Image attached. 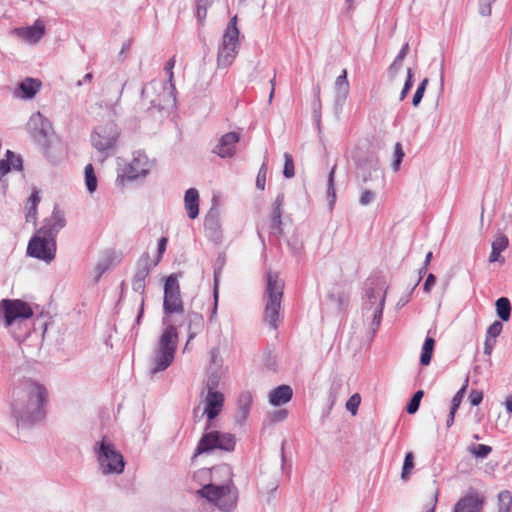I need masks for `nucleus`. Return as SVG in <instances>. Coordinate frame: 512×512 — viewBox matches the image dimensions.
Returning a JSON list of instances; mask_svg holds the SVG:
<instances>
[{
	"instance_id": "obj_1",
	"label": "nucleus",
	"mask_w": 512,
	"mask_h": 512,
	"mask_svg": "<svg viewBox=\"0 0 512 512\" xmlns=\"http://www.w3.org/2000/svg\"><path fill=\"white\" fill-rule=\"evenodd\" d=\"M46 397V388L31 379L23 380L13 389L10 408L18 427H29L43 418Z\"/></svg>"
},
{
	"instance_id": "obj_2",
	"label": "nucleus",
	"mask_w": 512,
	"mask_h": 512,
	"mask_svg": "<svg viewBox=\"0 0 512 512\" xmlns=\"http://www.w3.org/2000/svg\"><path fill=\"white\" fill-rule=\"evenodd\" d=\"M66 225L65 214L54 207L52 215L44 220L43 226L30 239L27 254L30 257L50 263L56 256V237Z\"/></svg>"
},
{
	"instance_id": "obj_3",
	"label": "nucleus",
	"mask_w": 512,
	"mask_h": 512,
	"mask_svg": "<svg viewBox=\"0 0 512 512\" xmlns=\"http://www.w3.org/2000/svg\"><path fill=\"white\" fill-rule=\"evenodd\" d=\"M213 473L226 475L228 477L227 482L221 485L215 483L206 484L197 491V494L213 503L219 510L232 512L237 505L238 491L231 479V470L228 466L223 465L214 468Z\"/></svg>"
},
{
	"instance_id": "obj_4",
	"label": "nucleus",
	"mask_w": 512,
	"mask_h": 512,
	"mask_svg": "<svg viewBox=\"0 0 512 512\" xmlns=\"http://www.w3.org/2000/svg\"><path fill=\"white\" fill-rule=\"evenodd\" d=\"M178 333L174 324L168 325L162 332L150 359L152 375L166 370L173 362L177 349Z\"/></svg>"
},
{
	"instance_id": "obj_5",
	"label": "nucleus",
	"mask_w": 512,
	"mask_h": 512,
	"mask_svg": "<svg viewBox=\"0 0 512 512\" xmlns=\"http://www.w3.org/2000/svg\"><path fill=\"white\" fill-rule=\"evenodd\" d=\"M174 92V83L167 84L166 81L152 80L142 89V98L151 105L148 110L156 109L162 115L164 111L174 108L176 102Z\"/></svg>"
},
{
	"instance_id": "obj_6",
	"label": "nucleus",
	"mask_w": 512,
	"mask_h": 512,
	"mask_svg": "<svg viewBox=\"0 0 512 512\" xmlns=\"http://www.w3.org/2000/svg\"><path fill=\"white\" fill-rule=\"evenodd\" d=\"M93 452L103 475H119L125 468V460L115 444L107 437L95 442Z\"/></svg>"
},
{
	"instance_id": "obj_7",
	"label": "nucleus",
	"mask_w": 512,
	"mask_h": 512,
	"mask_svg": "<svg viewBox=\"0 0 512 512\" xmlns=\"http://www.w3.org/2000/svg\"><path fill=\"white\" fill-rule=\"evenodd\" d=\"M266 282L264 321L273 329H276L277 322L279 321L284 282L279 278L278 273L271 271L266 275Z\"/></svg>"
},
{
	"instance_id": "obj_8",
	"label": "nucleus",
	"mask_w": 512,
	"mask_h": 512,
	"mask_svg": "<svg viewBox=\"0 0 512 512\" xmlns=\"http://www.w3.org/2000/svg\"><path fill=\"white\" fill-rule=\"evenodd\" d=\"M238 38L239 30L237 27V16L235 15L228 24L218 49L217 64L219 67L226 68L232 64L238 53Z\"/></svg>"
},
{
	"instance_id": "obj_9",
	"label": "nucleus",
	"mask_w": 512,
	"mask_h": 512,
	"mask_svg": "<svg viewBox=\"0 0 512 512\" xmlns=\"http://www.w3.org/2000/svg\"><path fill=\"white\" fill-rule=\"evenodd\" d=\"M386 292H377L373 287H366L362 305L364 321L371 320L373 334L377 331L383 314Z\"/></svg>"
},
{
	"instance_id": "obj_10",
	"label": "nucleus",
	"mask_w": 512,
	"mask_h": 512,
	"mask_svg": "<svg viewBox=\"0 0 512 512\" xmlns=\"http://www.w3.org/2000/svg\"><path fill=\"white\" fill-rule=\"evenodd\" d=\"M236 439L231 433L220 431H210L202 435L198 442L195 456L203 453H209L215 449L231 452L235 449Z\"/></svg>"
},
{
	"instance_id": "obj_11",
	"label": "nucleus",
	"mask_w": 512,
	"mask_h": 512,
	"mask_svg": "<svg viewBox=\"0 0 512 512\" xmlns=\"http://www.w3.org/2000/svg\"><path fill=\"white\" fill-rule=\"evenodd\" d=\"M163 313V321H165L166 317H169L173 314L184 313V305L181 297L180 285L175 274H171L165 279Z\"/></svg>"
},
{
	"instance_id": "obj_12",
	"label": "nucleus",
	"mask_w": 512,
	"mask_h": 512,
	"mask_svg": "<svg viewBox=\"0 0 512 512\" xmlns=\"http://www.w3.org/2000/svg\"><path fill=\"white\" fill-rule=\"evenodd\" d=\"M0 314L6 327L12 326L19 320L29 319L33 310L24 301L19 299H2L0 301Z\"/></svg>"
},
{
	"instance_id": "obj_13",
	"label": "nucleus",
	"mask_w": 512,
	"mask_h": 512,
	"mask_svg": "<svg viewBox=\"0 0 512 512\" xmlns=\"http://www.w3.org/2000/svg\"><path fill=\"white\" fill-rule=\"evenodd\" d=\"M31 136L50 159H56L62 153L63 147L55 130H31Z\"/></svg>"
},
{
	"instance_id": "obj_14",
	"label": "nucleus",
	"mask_w": 512,
	"mask_h": 512,
	"mask_svg": "<svg viewBox=\"0 0 512 512\" xmlns=\"http://www.w3.org/2000/svg\"><path fill=\"white\" fill-rule=\"evenodd\" d=\"M409 50L408 43L404 44L399 54L395 58L394 62L389 67L388 75L391 82H396L399 74L403 75L404 78V86L400 92L399 100L402 101L408 94L409 90L413 85V74L411 68H407L405 72H403L402 62L406 57Z\"/></svg>"
},
{
	"instance_id": "obj_15",
	"label": "nucleus",
	"mask_w": 512,
	"mask_h": 512,
	"mask_svg": "<svg viewBox=\"0 0 512 512\" xmlns=\"http://www.w3.org/2000/svg\"><path fill=\"white\" fill-rule=\"evenodd\" d=\"M119 136L118 130H94L90 138L93 147L98 152L108 155L114 151Z\"/></svg>"
},
{
	"instance_id": "obj_16",
	"label": "nucleus",
	"mask_w": 512,
	"mask_h": 512,
	"mask_svg": "<svg viewBox=\"0 0 512 512\" xmlns=\"http://www.w3.org/2000/svg\"><path fill=\"white\" fill-rule=\"evenodd\" d=\"M153 165L154 160H150L143 151L139 150L133 153L132 161L125 168V174L131 180L146 177Z\"/></svg>"
},
{
	"instance_id": "obj_17",
	"label": "nucleus",
	"mask_w": 512,
	"mask_h": 512,
	"mask_svg": "<svg viewBox=\"0 0 512 512\" xmlns=\"http://www.w3.org/2000/svg\"><path fill=\"white\" fill-rule=\"evenodd\" d=\"M224 406V395L221 392H207L205 397L204 414L208 422L205 429L211 427V421L214 420L222 411Z\"/></svg>"
},
{
	"instance_id": "obj_18",
	"label": "nucleus",
	"mask_w": 512,
	"mask_h": 512,
	"mask_svg": "<svg viewBox=\"0 0 512 512\" xmlns=\"http://www.w3.org/2000/svg\"><path fill=\"white\" fill-rule=\"evenodd\" d=\"M45 30L44 22L37 19L32 26L15 28L12 34L28 43L35 44L44 36Z\"/></svg>"
},
{
	"instance_id": "obj_19",
	"label": "nucleus",
	"mask_w": 512,
	"mask_h": 512,
	"mask_svg": "<svg viewBox=\"0 0 512 512\" xmlns=\"http://www.w3.org/2000/svg\"><path fill=\"white\" fill-rule=\"evenodd\" d=\"M239 141V135L230 131L218 140L212 152L221 158H230L235 154V146Z\"/></svg>"
},
{
	"instance_id": "obj_20",
	"label": "nucleus",
	"mask_w": 512,
	"mask_h": 512,
	"mask_svg": "<svg viewBox=\"0 0 512 512\" xmlns=\"http://www.w3.org/2000/svg\"><path fill=\"white\" fill-rule=\"evenodd\" d=\"M204 229L208 238L214 242H219L222 238L220 212L212 207L205 216Z\"/></svg>"
},
{
	"instance_id": "obj_21",
	"label": "nucleus",
	"mask_w": 512,
	"mask_h": 512,
	"mask_svg": "<svg viewBox=\"0 0 512 512\" xmlns=\"http://www.w3.org/2000/svg\"><path fill=\"white\" fill-rule=\"evenodd\" d=\"M181 325L186 327L188 339L185 348L189 342L193 340L199 333H201L205 326L204 317L202 314L195 311H188L185 314L184 321Z\"/></svg>"
},
{
	"instance_id": "obj_22",
	"label": "nucleus",
	"mask_w": 512,
	"mask_h": 512,
	"mask_svg": "<svg viewBox=\"0 0 512 512\" xmlns=\"http://www.w3.org/2000/svg\"><path fill=\"white\" fill-rule=\"evenodd\" d=\"M484 500L477 493L465 495L455 504L453 512H481Z\"/></svg>"
},
{
	"instance_id": "obj_23",
	"label": "nucleus",
	"mask_w": 512,
	"mask_h": 512,
	"mask_svg": "<svg viewBox=\"0 0 512 512\" xmlns=\"http://www.w3.org/2000/svg\"><path fill=\"white\" fill-rule=\"evenodd\" d=\"M293 390L288 385H280L269 393V403L273 406H281L291 400Z\"/></svg>"
},
{
	"instance_id": "obj_24",
	"label": "nucleus",
	"mask_w": 512,
	"mask_h": 512,
	"mask_svg": "<svg viewBox=\"0 0 512 512\" xmlns=\"http://www.w3.org/2000/svg\"><path fill=\"white\" fill-rule=\"evenodd\" d=\"M185 210L190 219L199 215V192L196 188H189L184 196Z\"/></svg>"
},
{
	"instance_id": "obj_25",
	"label": "nucleus",
	"mask_w": 512,
	"mask_h": 512,
	"mask_svg": "<svg viewBox=\"0 0 512 512\" xmlns=\"http://www.w3.org/2000/svg\"><path fill=\"white\" fill-rule=\"evenodd\" d=\"M42 83L40 80L35 78H25L18 85V95L25 99H30L36 95V93L40 90Z\"/></svg>"
},
{
	"instance_id": "obj_26",
	"label": "nucleus",
	"mask_w": 512,
	"mask_h": 512,
	"mask_svg": "<svg viewBox=\"0 0 512 512\" xmlns=\"http://www.w3.org/2000/svg\"><path fill=\"white\" fill-rule=\"evenodd\" d=\"M253 402V396L249 391L242 392L237 400L238 412L236 415L237 422H244L248 417Z\"/></svg>"
},
{
	"instance_id": "obj_27",
	"label": "nucleus",
	"mask_w": 512,
	"mask_h": 512,
	"mask_svg": "<svg viewBox=\"0 0 512 512\" xmlns=\"http://www.w3.org/2000/svg\"><path fill=\"white\" fill-rule=\"evenodd\" d=\"M151 271V258L148 253H144L136 264V271L133 279L145 281Z\"/></svg>"
},
{
	"instance_id": "obj_28",
	"label": "nucleus",
	"mask_w": 512,
	"mask_h": 512,
	"mask_svg": "<svg viewBox=\"0 0 512 512\" xmlns=\"http://www.w3.org/2000/svg\"><path fill=\"white\" fill-rule=\"evenodd\" d=\"M40 202L39 191L34 190L31 196L28 198L26 204V221L27 222H36L37 219V207Z\"/></svg>"
},
{
	"instance_id": "obj_29",
	"label": "nucleus",
	"mask_w": 512,
	"mask_h": 512,
	"mask_svg": "<svg viewBox=\"0 0 512 512\" xmlns=\"http://www.w3.org/2000/svg\"><path fill=\"white\" fill-rule=\"evenodd\" d=\"M132 288L141 295L140 308L136 318V324L139 325L144 313L146 283L142 280L133 279Z\"/></svg>"
},
{
	"instance_id": "obj_30",
	"label": "nucleus",
	"mask_w": 512,
	"mask_h": 512,
	"mask_svg": "<svg viewBox=\"0 0 512 512\" xmlns=\"http://www.w3.org/2000/svg\"><path fill=\"white\" fill-rule=\"evenodd\" d=\"M435 347V340L432 337H426L423 346H422V352L420 355V363L423 366H427L430 364L433 352Z\"/></svg>"
},
{
	"instance_id": "obj_31",
	"label": "nucleus",
	"mask_w": 512,
	"mask_h": 512,
	"mask_svg": "<svg viewBox=\"0 0 512 512\" xmlns=\"http://www.w3.org/2000/svg\"><path fill=\"white\" fill-rule=\"evenodd\" d=\"M495 306H496V312H497L498 317L502 321H508L511 316L510 300L506 297H501L496 300Z\"/></svg>"
},
{
	"instance_id": "obj_32",
	"label": "nucleus",
	"mask_w": 512,
	"mask_h": 512,
	"mask_svg": "<svg viewBox=\"0 0 512 512\" xmlns=\"http://www.w3.org/2000/svg\"><path fill=\"white\" fill-rule=\"evenodd\" d=\"M337 165L334 164L328 174V187H327V200L330 209L333 208L335 202H336V191L334 188V176L336 171Z\"/></svg>"
},
{
	"instance_id": "obj_33",
	"label": "nucleus",
	"mask_w": 512,
	"mask_h": 512,
	"mask_svg": "<svg viewBox=\"0 0 512 512\" xmlns=\"http://www.w3.org/2000/svg\"><path fill=\"white\" fill-rule=\"evenodd\" d=\"M85 185L89 193H94L97 189V177L95 175L94 167L92 164H87L84 170Z\"/></svg>"
},
{
	"instance_id": "obj_34",
	"label": "nucleus",
	"mask_w": 512,
	"mask_h": 512,
	"mask_svg": "<svg viewBox=\"0 0 512 512\" xmlns=\"http://www.w3.org/2000/svg\"><path fill=\"white\" fill-rule=\"evenodd\" d=\"M335 88L339 95L346 98L349 93V82L347 79V70L343 69L341 74L336 78Z\"/></svg>"
},
{
	"instance_id": "obj_35",
	"label": "nucleus",
	"mask_w": 512,
	"mask_h": 512,
	"mask_svg": "<svg viewBox=\"0 0 512 512\" xmlns=\"http://www.w3.org/2000/svg\"><path fill=\"white\" fill-rule=\"evenodd\" d=\"M512 507V494L507 491H501L498 494V510L503 512H510Z\"/></svg>"
},
{
	"instance_id": "obj_36",
	"label": "nucleus",
	"mask_w": 512,
	"mask_h": 512,
	"mask_svg": "<svg viewBox=\"0 0 512 512\" xmlns=\"http://www.w3.org/2000/svg\"><path fill=\"white\" fill-rule=\"evenodd\" d=\"M468 450L474 457L484 459L491 453L492 447L485 444H472Z\"/></svg>"
},
{
	"instance_id": "obj_37",
	"label": "nucleus",
	"mask_w": 512,
	"mask_h": 512,
	"mask_svg": "<svg viewBox=\"0 0 512 512\" xmlns=\"http://www.w3.org/2000/svg\"><path fill=\"white\" fill-rule=\"evenodd\" d=\"M424 396L423 390L416 391L413 396L411 397L410 401L408 402L406 406V411L408 414H414L418 411L421 399Z\"/></svg>"
},
{
	"instance_id": "obj_38",
	"label": "nucleus",
	"mask_w": 512,
	"mask_h": 512,
	"mask_svg": "<svg viewBox=\"0 0 512 512\" xmlns=\"http://www.w3.org/2000/svg\"><path fill=\"white\" fill-rule=\"evenodd\" d=\"M414 467V455L412 452H408L405 455L404 463L401 472V479L406 481L409 479L410 473Z\"/></svg>"
},
{
	"instance_id": "obj_39",
	"label": "nucleus",
	"mask_w": 512,
	"mask_h": 512,
	"mask_svg": "<svg viewBox=\"0 0 512 512\" xmlns=\"http://www.w3.org/2000/svg\"><path fill=\"white\" fill-rule=\"evenodd\" d=\"M220 378L221 376L218 369H213L210 372L206 381L207 392H218L217 388L220 383Z\"/></svg>"
},
{
	"instance_id": "obj_40",
	"label": "nucleus",
	"mask_w": 512,
	"mask_h": 512,
	"mask_svg": "<svg viewBox=\"0 0 512 512\" xmlns=\"http://www.w3.org/2000/svg\"><path fill=\"white\" fill-rule=\"evenodd\" d=\"M215 0H196L197 5V18L200 22H203L207 16V9L210 7Z\"/></svg>"
},
{
	"instance_id": "obj_41",
	"label": "nucleus",
	"mask_w": 512,
	"mask_h": 512,
	"mask_svg": "<svg viewBox=\"0 0 512 512\" xmlns=\"http://www.w3.org/2000/svg\"><path fill=\"white\" fill-rule=\"evenodd\" d=\"M283 175L285 178H292L295 175L293 157L288 152L284 153V169Z\"/></svg>"
},
{
	"instance_id": "obj_42",
	"label": "nucleus",
	"mask_w": 512,
	"mask_h": 512,
	"mask_svg": "<svg viewBox=\"0 0 512 512\" xmlns=\"http://www.w3.org/2000/svg\"><path fill=\"white\" fill-rule=\"evenodd\" d=\"M282 218L271 217L270 235L279 239L283 234Z\"/></svg>"
},
{
	"instance_id": "obj_43",
	"label": "nucleus",
	"mask_w": 512,
	"mask_h": 512,
	"mask_svg": "<svg viewBox=\"0 0 512 512\" xmlns=\"http://www.w3.org/2000/svg\"><path fill=\"white\" fill-rule=\"evenodd\" d=\"M28 125L30 128H37L38 125H40L41 128H47L50 123L40 112H37L30 117Z\"/></svg>"
},
{
	"instance_id": "obj_44",
	"label": "nucleus",
	"mask_w": 512,
	"mask_h": 512,
	"mask_svg": "<svg viewBox=\"0 0 512 512\" xmlns=\"http://www.w3.org/2000/svg\"><path fill=\"white\" fill-rule=\"evenodd\" d=\"M404 155L405 154L402 148V144L400 142H397L394 146V160L392 163V168L394 171L399 170Z\"/></svg>"
},
{
	"instance_id": "obj_45",
	"label": "nucleus",
	"mask_w": 512,
	"mask_h": 512,
	"mask_svg": "<svg viewBox=\"0 0 512 512\" xmlns=\"http://www.w3.org/2000/svg\"><path fill=\"white\" fill-rule=\"evenodd\" d=\"M284 195L278 194L273 202L271 217L282 218Z\"/></svg>"
},
{
	"instance_id": "obj_46",
	"label": "nucleus",
	"mask_w": 512,
	"mask_h": 512,
	"mask_svg": "<svg viewBox=\"0 0 512 512\" xmlns=\"http://www.w3.org/2000/svg\"><path fill=\"white\" fill-rule=\"evenodd\" d=\"M360 403H361V397L358 393H355L346 402V409L349 412H351L352 415H355L357 413Z\"/></svg>"
},
{
	"instance_id": "obj_47",
	"label": "nucleus",
	"mask_w": 512,
	"mask_h": 512,
	"mask_svg": "<svg viewBox=\"0 0 512 512\" xmlns=\"http://www.w3.org/2000/svg\"><path fill=\"white\" fill-rule=\"evenodd\" d=\"M495 1L496 0H479V3H478L479 13L484 17L490 16L491 12H492V4Z\"/></svg>"
},
{
	"instance_id": "obj_48",
	"label": "nucleus",
	"mask_w": 512,
	"mask_h": 512,
	"mask_svg": "<svg viewBox=\"0 0 512 512\" xmlns=\"http://www.w3.org/2000/svg\"><path fill=\"white\" fill-rule=\"evenodd\" d=\"M428 82H429L428 79L425 78L422 80V82L418 86V88L413 96V99H412V104L414 106H418V104L421 102Z\"/></svg>"
},
{
	"instance_id": "obj_49",
	"label": "nucleus",
	"mask_w": 512,
	"mask_h": 512,
	"mask_svg": "<svg viewBox=\"0 0 512 512\" xmlns=\"http://www.w3.org/2000/svg\"><path fill=\"white\" fill-rule=\"evenodd\" d=\"M466 382H468V380H466ZM466 387H467V383H465L462 388L454 395V397L452 398V401H451V407L450 409L454 410V411H457L461 402H462V399L464 397V394H465V391H466Z\"/></svg>"
},
{
	"instance_id": "obj_50",
	"label": "nucleus",
	"mask_w": 512,
	"mask_h": 512,
	"mask_svg": "<svg viewBox=\"0 0 512 512\" xmlns=\"http://www.w3.org/2000/svg\"><path fill=\"white\" fill-rule=\"evenodd\" d=\"M509 241L508 238L500 234L493 242H492V249L502 252L508 247Z\"/></svg>"
},
{
	"instance_id": "obj_51",
	"label": "nucleus",
	"mask_w": 512,
	"mask_h": 512,
	"mask_svg": "<svg viewBox=\"0 0 512 512\" xmlns=\"http://www.w3.org/2000/svg\"><path fill=\"white\" fill-rule=\"evenodd\" d=\"M503 325L500 321H494L487 329L486 337L487 338H496L500 335L502 331Z\"/></svg>"
},
{
	"instance_id": "obj_52",
	"label": "nucleus",
	"mask_w": 512,
	"mask_h": 512,
	"mask_svg": "<svg viewBox=\"0 0 512 512\" xmlns=\"http://www.w3.org/2000/svg\"><path fill=\"white\" fill-rule=\"evenodd\" d=\"M266 164L263 163L262 166L259 169L257 178H256V187L260 190H264L265 188V182H266Z\"/></svg>"
},
{
	"instance_id": "obj_53",
	"label": "nucleus",
	"mask_w": 512,
	"mask_h": 512,
	"mask_svg": "<svg viewBox=\"0 0 512 512\" xmlns=\"http://www.w3.org/2000/svg\"><path fill=\"white\" fill-rule=\"evenodd\" d=\"M175 63H176V57L173 56L168 60V62L164 66V70L167 72V75H168V80L166 81L167 84L173 83V80H174L173 69H174Z\"/></svg>"
},
{
	"instance_id": "obj_54",
	"label": "nucleus",
	"mask_w": 512,
	"mask_h": 512,
	"mask_svg": "<svg viewBox=\"0 0 512 512\" xmlns=\"http://www.w3.org/2000/svg\"><path fill=\"white\" fill-rule=\"evenodd\" d=\"M375 199V193L370 191V190H364L362 193H361V196L359 198V203L362 205V206H366V205H369L370 203H372Z\"/></svg>"
},
{
	"instance_id": "obj_55",
	"label": "nucleus",
	"mask_w": 512,
	"mask_h": 512,
	"mask_svg": "<svg viewBox=\"0 0 512 512\" xmlns=\"http://www.w3.org/2000/svg\"><path fill=\"white\" fill-rule=\"evenodd\" d=\"M483 400V393L479 390H472L469 394V401L472 406H478Z\"/></svg>"
},
{
	"instance_id": "obj_56",
	"label": "nucleus",
	"mask_w": 512,
	"mask_h": 512,
	"mask_svg": "<svg viewBox=\"0 0 512 512\" xmlns=\"http://www.w3.org/2000/svg\"><path fill=\"white\" fill-rule=\"evenodd\" d=\"M210 359L214 369H218L221 366L222 360L217 349L214 348L210 351Z\"/></svg>"
},
{
	"instance_id": "obj_57",
	"label": "nucleus",
	"mask_w": 512,
	"mask_h": 512,
	"mask_svg": "<svg viewBox=\"0 0 512 512\" xmlns=\"http://www.w3.org/2000/svg\"><path fill=\"white\" fill-rule=\"evenodd\" d=\"M435 282H436L435 275L430 273L427 276V278H426V280L424 282V285H423L424 292L429 293L431 291L432 287L434 286Z\"/></svg>"
},
{
	"instance_id": "obj_58",
	"label": "nucleus",
	"mask_w": 512,
	"mask_h": 512,
	"mask_svg": "<svg viewBox=\"0 0 512 512\" xmlns=\"http://www.w3.org/2000/svg\"><path fill=\"white\" fill-rule=\"evenodd\" d=\"M167 244V238L162 237L158 241V258L157 261L154 263V265H157L158 261L161 259L163 253L165 252Z\"/></svg>"
},
{
	"instance_id": "obj_59",
	"label": "nucleus",
	"mask_w": 512,
	"mask_h": 512,
	"mask_svg": "<svg viewBox=\"0 0 512 512\" xmlns=\"http://www.w3.org/2000/svg\"><path fill=\"white\" fill-rule=\"evenodd\" d=\"M286 417H287V411L286 410H279V411H276L273 414L272 421L273 422H280V421L284 420Z\"/></svg>"
},
{
	"instance_id": "obj_60",
	"label": "nucleus",
	"mask_w": 512,
	"mask_h": 512,
	"mask_svg": "<svg viewBox=\"0 0 512 512\" xmlns=\"http://www.w3.org/2000/svg\"><path fill=\"white\" fill-rule=\"evenodd\" d=\"M437 500H438V491H436L431 499V502L429 504V507L428 509L425 511V512H434L435 508H436V503H437Z\"/></svg>"
},
{
	"instance_id": "obj_61",
	"label": "nucleus",
	"mask_w": 512,
	"mask_h": 512,
	"mask_svg": "<svg viewBox=\"0 0 512 512\" xmlns=\"http://www.w3.org/2000/svg\"><path fill=\"white\" fill-rule=\"evenodd\" d=\"M457 411H454L452 409H450L449 411V415H448V418L446 420V426L449 428L453 425L454 423V419H455V414H456Z\"/></svg>"
},
{
	"instance_id": "obj_62",
	"label": "nucleus",
	"mask_w": 512,
	"mask_h": 512,
	"mask_svg": "<svg viewBox=\"0 0 512 512\" xmlns=\"http://www.w3.org/2000/svg\"><path fill=\"white\" fill-rule=\"evenodd\" d=\"M494 343H491L490 338L486 337L485 345H484V353L489 355L493 349Z\"/></svg>"
},
{
	"instance_id": "obj_63",
	"label": "nucleus",
	"mask_w": 512,
	"mask_h": 512,
	"mask_svg": "<svg viewBox=\"0 0 512 512\" xmlns=\"http://www.w3.org/2000/svg\"><path fill=\"white\" fill-rule=\"evenodd\" d=\"M500 254H501V252H499V251H496V250L492 249V251H491V253H490V256H489V261H490V262H496V261H498V260H499V258H500Z\"/></svg>"
},
{
	"instance_id": "obj_64",
	"label": "nucleus",
	"mask_w": 512,
	"mask_h": 512,
	"mask_svg": "<svg viewBox=\"0 0 512 512\" xmlns=\"http://www.w3.org/2000/svg\"><path fill=\"white\" fill-rule=\"evenodd\" d=\"M505 407L508 414H512V396L507 397L505 401Z\"/></svg>"
}]
</instances>
